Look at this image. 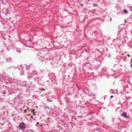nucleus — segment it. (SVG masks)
Here are the masks:
<instances>
[{
  "label": "nucleus",
  "instance_id": "nucleus-14",
  "mask_svg": "<svg viewBox=\"0 0 132 132\" xmlns=\"http://www.w3.org/2000/svg\"><path fill=\"white\" fill-rule=\"evenodd\" d=\"M81 6H83V4H81Z\"/></svg>",
  "mask_w": 132,
  "mask_h": 132
},
{
  "label": "nucleus",
  "instance_id": "nucleus-13",
  "mask_svg": "<svg viewBox=\"0 0 132 132\" xmlns=\"http://www.w3.org/2000/svg\"><path fill=\"white\" fill-rule=\"evenodd\" d=\"M39 122H37V124H39Z\"/></svg>",
  "mask_w": 132,
  "mask_h": 132
},
{
  "label": "nucleus",
  "instance_id": "nucleus-5",
  "mask_svg": "<svg viewBox=\"0 0 132 132\" xmlns=\"http://www.w3.org/2000/svg\"><path fill=\"white\" fill-rule=\"evenodd\" d=\"M97 6V4H94L93 5V6Z\"/></svg>",
  "mask_w": 132,
  "mask_h": 132
},
{
  "label": "nucleus",
  "instance_id": "nucleus-18",
  "mask_svg": "<svg viewBox=\"0 0 132 132\" xmlns=\"http://www.w3.org/2000/svg\"><path fill=\"white\" fill-rule=\"evenodd\" d=\"M110 20H111V19H110Z\"/></svg>",
  "mask_w": 132,
  "mask_h": 132
},
{
  "label": "nucleus",
  "instance_id": "nucleus-10",
  "mask_svg": "<svg viewBox=\"0 0 132 132\" xmlns=\"http://www.w3.org/2000/svg\"><path fill=\"white\" fill-rule=\"evenodd\" d=\"M113 97V96L112 95H111V96H110V97L111 98H112Z\"/></svg>",
  "mask_w": 132,
  "mask_h": 132
},
{
  "label": "nucleus",
  "instance_id": "nucleus-3",
  "mask_svg": "<svg viewBox=\"0 0 132 132\" xmlns=\"http://www.w3.org/2000/svg\"><path fill=\"white\" fill-rule=\"evenodd\" d=\"M123 11L126 14H127L128 13V12L127 11L126 9H124L123 10Z\"/></svg>",
  "mask_w": 132,
  "mask_h": 132
},
{
  "label": "nucleus",
  "instance_id": "nucleus-7",
  "mask_svg": "<svg viewBox=\"0 0 132 132\" xmlns=\"http://www.w3.org/2000/svg\"><path fill=\"white\" fill-rule=\"evenodd\" d=\"M41 90H42V91H45V89H44V88H42V89H41Z\"/></svg>",
  "mask_w": 132,
  "mask_h": 132
},
{
  "label": "nucleus",
  "instance_id": "nucleus-6",
  "mask_svg": "<svg viewBox=\"0 0 132 132\" xmlns=\"http://www.w3.org/2000/svg\"><path fill=\"white\" fill-rule=\"evenodd\" d=\"M47 101H49L50 102H51L52 101H51V100H50V99H47Z\"/></svg>",
  "mask_w": 132,
  "mask_h": 132
},
{
  "label": "nucleus",
  "instance_id": "nucleus-15",
  "mask_svg": "<svg viewBox=\"0 0 132 132\" xmlns=\"http://www.w3.org/2000/svg\"><path fill=\"white\" fill-rule=\"evenodd\" d=\"M32 117H33V116H31V118H32Z\"/></svg>",
  "mask_w": 132,
  "mask_h": 132
},
{
  "label": "nucleus",
  "instance_id": "nucleus-16",
  "mask_svg": "<svg viewBox=\"0 0 132 132\" xmlns=\"http://www.w3.org/2000/svg\"><path fill=\"white\" fill-rule=\"evenodd\" d=\"M30 115V114H28V116Z\"/></svg>",
  "mask_w": 132,
  "mask_h": 132
},
{
  "label": "nucleus",
  "instance_id": "nucleus-4",
  "mask_svg": "<svg viewBox=\"0 0 132 132\" xmlns=\"http://www.w3.org/2000/svg\"><path fill=\"white\" fill-rule=\"evenodd\" d=\"M35 109H32L31 110V112L32 113L35 112Z\"/></svg>",
  "mask_w": 132,
  "mask_h": 132
},
{
  "label": "nucleus",
  "instance_id": "nucleus-1",
  "mask_svg": "<svg viewBox=\"0 0 132 132\" xmlns=\"http://www.w3.org/2000/svg\"><path fill=\"white\" fill-rule=\"evenodd\" d=\"M26 126L25 124L23 122H22L20 123L18 126V127L19 129L23 131L25 129Z\"/></svg>",
  "mask_w": 132,
  "mask_h": 132
},
{
  "label": "nucleus",
  "instance_id": "nucleus-17",
  "mask_svg": "<svg viewBox=\"0 0 132 132\" xmlns=\"http://www.w3.org/2000/svg\"><path fill=\"white\" fill-rule=\"evenodd\" d=\"M4 94H5V92H4Z\"/></svg>",
  "mask_w": 132,
  "mask_h": 132
},
{
  "label": "nucleus",
  "instance_id": "nucleus-11",
  "mask_svg": "<svg viewBox=\"0 0 132 132\" xmlns=\"http://www.w3.org/2000/svg\"><path fill=\"white\" fill-rule=\"evenodd\" d=\"M27 109L29 110V111L30 110L29 109V108H27Z\"/></svg>",
  "mask_w": 132,
  "mask_h": 132
},
{
  "label": "nucleus",
  "instance_id": "nucleus-9",
  "mask_svg": "<svg viewBox=\"0 0 132 132\" xmlns=\"http://www.w3.org/2000/svg\"><path fill=\"white\" fill-rule=\"evenodd\" d=\"M33 113V115H35V112H34V113Z\"/></svg>",
  "mask_w": 132,
  "mask_h": 132
},
{
  "label": "nucleus",
  "instance_id": "nucleus-12",
  "mask_svg": "<svg viewBox=\"0 0 132 132\" xmlns=\"http://www.w3.org/2000/svg\"><path fill=\"white\" fill-rule=\"evenodd\" d=\"M128 57H130V55L129 54H128Z\"/></svg>",
  "mask_w": 132,
  "mask_h": 132
},
{
  "label": "nucleus",
  "instance_id": "nucleus-8",
  "mask_svg": "<svg viewBox=\"0 0 132 132\" xmlns=\"http://www.w3.org/2000/svg\"><path fill=\"white\" fill-rule=\"evenodd\" d=\"M24 112L25 113H26L27 112V111L26 110H24Z\"/></svg>",
  "mask_w": 132,
  "mask_h": 132
},
{
  "label": "nucleus",
  "instance_id": "nucleus-2",
  "mask_svg": "<svg viewBox=\"0 0 132 132\" xmlns=\"http://www.w3.org/2000/svg\"><path fill=\"white\" fill-rule=\"evenodd\" d=\"M127 113L126 112H124L122 113V114H121V116H123L125 118H127Z\"/></svg>",
  "mask_w": 132,
  "mask_h": 132
}]
</instances>
